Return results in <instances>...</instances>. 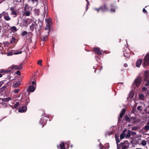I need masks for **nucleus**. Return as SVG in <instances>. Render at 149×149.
I'll return each mask as SVG.
<instances>
[{"instance_id": "13", "label": "nucleus", "mask_w": 149, "mask_h": 149, "mask_svg": "<svg viewBox=\"0 0 149 149\" xmlns=\"http://www.w3.org/2000/svg\"><path fill=\"white\" fill-rule=\"evenodd\" d=\"M110 7L111 8V9L110 10V12L111 13L115 12L116 7L112 4L110 5Z\"/></svg>"}, {"instance_id": "49", "label": "nucleus", "mask_w": 149, "mask_h": 149, "mask_svg": "<svg viewBox=\"0 0 149 149\" xmlns=\"http://www.w3.org/2000/svg\"><path fill=\"white\" fill-rule=\"evenodd\" d=\"M13 52H9L8 54V56H11L13 55Z\"/></svg>"}, {"instance_id": "59", "label": "nucleus", "mask_w": 149, "mask_h": 149, "mask_svg": "<svg viewBox=\"0 0 149 149\" xmlns=\"http://www.w3.org/2000/svg\"><path fill=\"white\" fill-rule=\"evenodd\" d=\"M90 4V3H89V4H88V3H87V7L86 8V10H87V9H88V5H89Z\"/></svg>"}, {"instance_id": "14", "label": "nucleus", "mask_w": 149, "mask_h": 149, "mask_svg": "<svg viewBox=\"0 0 149 149\" xmlns=\"http://www.w3.org/2000/svg\"><path fill=\"white\" fill-rule=\"evenodd\" d=\"M142 60L141 59H139L138 60L136 63V66L139 68L140 67L142 63Z\"/></svg>"}, {"instance_id": "43", "label": "nucleus", "mask_w": 149, "mask_h": 149, "mask_svg": "<svg viewBox=\"0 0 149 149\" xmlns=\"http://www.w3.org/2000/svg\"><path fill=\"white\" fill-rule=\"evenodd\" d=\"M42 60H39L38 62V64L40 65H42Z\"/></svg>"}, {"instance_id": "4", "label": "nucleus", "mask_w": 149, "mask_h": 149, "mask_svg": "<svg viewBox=\"0 0 149 149\" xmlns=\"http://www.w3.org/2000/svg\"><path fill=\"white\" fill-rule=\"evenodd\" d=\"M100 9H101L102 11L103 12L107 11L109 10V8L106 4H104L103 5L100 6Z\"/></svg>"}, {"instance_id": "60", "label": "nucleus", "mask_w": 149, "mask_h": 149, "mask_svg": "<svg viewBox=\"0 0 149 149\" xmlns=\"http://www.w3.org/2000/svg\"><path fill=\"white\" fill-rule=\"evenodd\" d=\"M136 117H131V119H132V120H134L136 119Z\"/></svg>"}, {"instance_id": "36", "label": "nucleus", "mask_w": 149, "mask_h": 149, "mask_svg": "<svg viewBox=\"0 0 149 149\" xmlns=\"http://www.w3.org/2000/svg\"><path fill=\"white\" fill-rule=\"evenodd\" d=\"M144 129L146 131H147L149 130V125H146L144 127Z\"/></svg>"}, {"instance_id": "53", "label": "nucleus", "mask_w": 149, "mask_h": 149, "mask_svg": "<svg viewBox=\"0 0 149 149\" xmlns=\"http://www.w3.org/2000/svg\"><path fill=\"white\" fill-rule=\"evenodd\" d=\"M131 133L132 134L134 135H135L136 134V133L135 132H133V131H131Z\"/></svg>"}, {"instance_id": "25", "label": "nucleus", "mask_w": 149, "mask_h": 149, "mask_svg": "<svg viewBox=\"0 0 149 149\" xmlns=\"http://www.w3.org/2000/svg\"><path fill=\"white\" fill-rule=\"evenodd\" d=\"M20 85V83L19 81L13 85V86L15 88H17Z\"/></svg>"}, {"instance_id": "11", "label": "nucleus", "mask_w": 149, "mask_h": 149, "mask_svg": "<svg viewBox=\"0 0 149 149\" xmlns=\"http://www.w3.org/2000/svg\"><path fill=\"white\" fill-rule=\"evenodd\" d=\"M48 34H46L42 36L41 37V40L43 41H46L47 40L48 38Z\"/></svg>"}, {"instance_id": "38", "label": "nucleus", "mask_w": 149, "mask_h": 149, "mask_svg": "<svg viewBox=\"0 0 149 149\" xmlns=\"http://www.w3.org/2000/svg\"><path fill=\"white\" fill-rule=\"evenodd\" d=\"M28 33L26 31H23L21 35L22 36H24L27 34Z\"/></svg>"}, {"instance_id": "44", "label": "nucleus", "mask_w": 149, "mask_h": 149, "mask_svg": "<svg viewBox=\"0 0 149 149\" xmlns=\"http://www.w3.org/2000/svg\"><path fill=\"white\" fill-rule=\"evenodd\" d=\"M29 97H28V98H27L26 99V105H27L28 104V103L29 102Z\"/></svg>"}, {"instance_id": "37", "label": "nucleus", "mask_w": 149, "mask_h": 149, "mask_svg": "<svg viewBox=\"0 0 149 149\" xmlns=\"http://www.w3.org/2000/svg\"><path fill=\"white\" fill-rule=\"evenodd\" d=\"M141 144L143 146H145L146 144V141L145 140H143L142 141V142L141 143Z\"/></svg>"}, {"instance_id": "54", "label": "nucleus", "mask_w": 149, "mask_h": 149, "mask_svg": "<svg viewBox=\"0 0 149 149\" xmlns=\"http://www.w3.org/2000/svg\"><path fill=\"white\" fill-rule=\"evenodd\" d=\"M43 14H41V15L42 16H43L44 17L45 16V10H43Z\"/></svg>"}, {"instance_id": "39", "label": "nucleus", "mask_w": 149, "mask_h": 149, "mask_svg": "<svg viewBox=\"0 0 149 149\" xmlns=\"http://www.w3.org/2000/svg\"><path fill=\"white\" fill-rule=\"evenodd\" d=\"M139 98L141 100H143L144 98V96L143 94H140L139 95Z\"/></svg>"}, {"instance_id": "35", "label": "nucleus", "mask_w": 149, "mask_h": 149, "mask_svg": "<svg viewBox=\"0 0 149 149\" xmlns=\"http://www.w3.org/2000/svg\"><path fill=\"white\" fill-rule=\"evenodd\" d=\"M138 128L137 126H134L132 127V130H136Z\"/></svg>"}, {"instance_id": "61", "label": "nucleus", "mask_w": 149, "mask_h": 149, "mask_svg": "<svg viewBox=\"0 0 149 149\" xmlns=\"http://www.w3.org/2000/svg\"><path fill=\"white\" fill-rule=\"evenodd\" d=\"M7 76H8V77L7 78L8 79H10V77L9 75H8Z\"/></svg>"}, {"instance_id": "63", "label": "nucleus", "mask_w": 149, "mask_h": 149, "mask_svg": "<svg viewBox=\"0 0 149 149\" xmlns=\"http://www.w3.org/2000/svg\"><path fill=\"white\" fill-rule=\"evenodd\" d=\"M32 2H34L35 1H38V0H31Z\"/></svg>"}, {"instance_id": "26", "label": "nucleus", "mask_w": 149, "mask_h": 149, "mask_svg": "<svg viewBox=\"0 0 149 149\" xmlns=\"http://www.w3.org/2000/svg\"><path fill=\"white\" fill-rule=\"evenodd\" d=\"M125 136V133L122 132L120 135V139H123Z\"/></svg>"}, {"instance_id": "31", "label": "nucleus", "mask_w": 149, "mask_h": 149, "mask_svg": "<svg viewBox=\"0 0 149 149\" xmlns=\"http://www.w3.org/2000/svg\"><path fill=\"white\" fill-rule=\"evenodd\" d=\"M11 99L10 97H8L7 98H3L2 100L4 102H8Z\"/></svg>"}, {"instance_id": "52", "label": "nucleus", "mask_w": 149, "mask_h": 149, "mask_svg": "<svg viewBox=\"0 0 149 149\" xmlns=\"http://www.w3.org/2000/svg\"><path fill=\"white\" fill-rule=\"evenodd\" d=\"M16 74H17L20 75V72L19 70H17L16 72Z\"/></svg>"}, {"instance_id": "1", "label": "nucleus", "mask_w": 149, "mask_h": 149, "mask_svg": "<svg viewBox=\"0 0 149 149\" xmlns=\"http://www.w3.org/2000/svg\"><path fill=\"white\" fill-rule=\"evenodd\" d=\"M23 65V63H21L19 66L13 65L9 68L12 70L15 69V70L18 69L21 70L22 69Z\"/></svg>"}, {"instance_id": "32", "label": "nucleus", "mask_w": 149, "mask_h": 149, "mask_svg": "<svg viewBox=\"0 0 149 149\" xmlns=\"http://www.w3.org/2000/svg\"><path fill=\"white\" fill-rule=\"evenodd\" d=\"M137 109L139 111H141L143 110V108L141 106H138Z\"/></svg>"}, {"instance_id": "33", "label": "nucleus", "mask_w": 149, "mask_h": 149, "mask_svg": "<svg viewBox=\"0 0 149 149\" xmlns=\"http://www.w3.org/2000/svg\"><path fill=\"white\" fill-rule=\"evenodd\" d=\"M10 29L12 31H16L17 30V28L15 26H13L11 27Z\"/></svg>"}, {"instance_id": "30", "label": "nucleus", "mask_w": 149, "mask_h": 149, "mask_svg": "<svg viewBox=\"0 0 149 149\" xmlns=\"http://www.w3.org/2000/svg\"><path fill=\"white\" fill-rule=\"evenodd\" d=\"M131 133V131L130 130L128 131V133L126 136V137L127 138H129L131 136L130 133Z\"/></svg>"}, {"instance_id": "3", "label": "nucleus", "mask_w": 149, "mask_h": 149, "mask_svg": "<svg viewBox=\"0 0 149 149\" xmlns=\"http://www.w3.org/2000/svg\"><path fill=\"white\" fill-rule=\"evenodd\" d=\"M36 26V29H38V31H39L41 29L42 26V22L41 21H40L39 20H38V22H35Z\"/></svg>"}, {"instance_id": "56", "label": "nucleus", "mask_w": 149, "mask_h": 149, "mask_svg": "<svg viewBox=\"0 0 149 149\" xmlns=\"http://www.w3.org/2000/svg\"><path fill=\"white\" fill-rule=\"evenodd\" d=\"M95 10L97 11V12H99L100 10H101V9H100V7L98 8H95Z\"/></svg>"}, {"instance_id": "64", "label": "nucleus", "mask_w": 149, "mask_h": 149, "mask_svg": "<svg viewBox=\"0 0 149 149\" xmlns=\"http://www.w3.org/2000/svg\"><path fill=\"white\" fill-rule=\"evenodd\" d=\"M121 147V146H118L117 147V149H120V148Z\"/></svg>"}, {"instance_id": "23", "label": "nucleus", "mask_w": 149, "mask_h": 149, "mask_svg": "<svg viewBox=\"0 0 149 149\" xmlns=\"http://www.w3.org/2000/svg\"><path fill=\"white\" fill-rule=\"evenodd\" d=\"M60 146L61 149H65V144L63 142H62V143L60 144Z\"/></svg>"}, {"instance_id": "15", "label": "nucleus", "mask_w": 149, "mask_h": 149, "mask_svg": "<svg viewBox=\"0 0 149 149\" xmlns=\"http://www.w3.org/2000/svg\"><path fill=\"white\" fill-rule=\"evenodd\" d=\"M35 87L34 86L31 85L28 87V90L30 92H32L35 91Z\"/></svg>"}, {"instance_id": "9", "label": "nucleus", "mask_w": 149, "mask_h": 149, "mask_svg": "<svg viewBox=\"0 0 149 149\" xmlns=\"http://www.w3.org/2000/svg\"><path fill=\"white\" fill-rule=\"evenodd\" d=\"M93 50L94 52L96 53L98 55H100L102 54V51L100 50L98 47H95L94 48Z\"/></svg>"}, {"instance_id": "42", "label": "nucleus", "mask_w": 149, "mask_h": 149, "mask_svg": "<svg viewBox=\"0 0 149 149\" xmlns=\"http://www.w3.org/2000/svg\"><path fill=\"white\" fill-rule=\"evenodd\" d=\"M146 83L145 85L146 86H149V79L148 80H146Z\"/></svg>"}, {"instance_id": "45", "label": "nucleus", "mask_w": 149, "mask_h": 149, "mask_svg": "<svg viewBox=\"0 0 149 149\" xmlns=\"http://www.w3.org/2000/svg\"><path fill=\"white\" fill-rule=\"evenodd\" d=\"M20 90L19 89H17L15 90L14 91V92L15 93H18L19 91Z\"/></svg>"}, {"instance_id": "10", "label": "nucleus", "mask_w": 149, "mask_h": 149, "mask_svg": "<svg viewBox=\"0 0 149 149\" xmlns=\"http://www.w3.org/2000/svg\"><path fill=\"white\" fill-rule=\"evenodd\" d=\"M143 77H144V81H146L147 80V78L149 77V72L148 71H146L144 72Z\"/></svg>"}, {"instance_id": "34", "label": "nucleus", "mask_w": 149, "mask_h": 149, "mask_svg": "<svg viewBox=\"0 0 149 149\" xmlns=\"http://www.w3.org/2000/svg\"><path fill=\"white\" fill-rule=\"evenodd\" d=\"M19 102H17L14 105V108L16 109L19 106Z\"/></svg>"}, {"instance_id": "58", "label": "nucleus", "mask_w": 149, "mask_h": 149, "mask_svg": "<svg viewBox=\"0 0 149 149\" xmlns=\"http://www.w3.org/2000/svg\"><path fill=\"white\" fill-rule=\"evenodd\" d=\"M124 66L125 67H127V63H125L124 64Z\"/></svg>"}, {"instance_id": "2", "label": "nucleus", "mask_w": 149, "mask_h": 149, "mask_svg": "<svg viewBox=\"0 0 149 149\" xmlns=\"http://www.w3.org/2000/svg\"><path fill=\"white\" fill-rule=\"evenodd\" d=\"M141 78L138 77L134 80V84L136 86H139L141 83Z\"/></svg>"}, {"instance_id": "29", "label": "nucleus", "mask_w": 149, "mask_h": 149, "mask_svg": "<svg viewBox=\"0 0 149 149\" xmlns=\"http://www.w3.org/2000/svg\"><path fill=\"white\" fill-rule=\"evenodd\" d=\"M121 147H122V149H127L129 147V145H123V143Z\"/></svg>"}, {"instance_id": "19", "label": "nucleus", "mask_w": 149, "mask_h": 149, "mask_svg": "<svg viewBox=\"0 0 149 149\" xmlns=\"http://www.w3.org/2000/svg\"><path fill=\"white\" fill-rule=\"evenodd\" d=\"M143 64L145 67L148 66L149 65V61L144 60Z\"/></svg>"}, {"instance_id": "8", "label": "nucleus", "mask_w": 149, "mask_h": 149, "mask_svg": "<svg viewBox=\"0 0 149 149\" xmlns=\"http://www.w3.org/2000/svg\"><path fill=\"white\" fill-rule=\"evenodd\" d=\"M10 10L11 11V15H15V16L17 15V10L15 9L14 7H10Z\"/></svg>"}, {"instance_id": "55", "label": "nucleus", "mask_w": 149, "mask_h": 149, "mask_svg": "<svg viewBox=\"0 0 149 149\" xmlns=\"http://www.w3.org/2000/svg\"><path fill=\"white\" fill-rule=\"evenodd\" d=\"M143 13H147V11L144 8L143 10Z\"/></svg>"}, {"instance_id": "46", "label": "nucleus", "mask_w": 149, "mask_h": 149, "mask_svg": "<svg viewBox=\"0 0 149 149\" xmlns=\"http://www.w3.org/2000/svg\"><path fill=\"white\" fill-rule=\"evenodd\" d=\"M25 15L27 16H29L30 15V12L29 11H27L26 12Z\"/></svg>"}, {"instance_id": "40", "label": "nucleus", "mask_w": 149, "mask_h": 149, "mask_svg": "<svg viewBox=\"0 0 149 149\" xmlns=\"http://www.w3.org/2000/svg\"><path fill=\"white\" fill-rule=\"evenodd\" d=\"M121 143H123V145H125V144H127V145H129L128 142L127 141H125L123 142H121Z\"/></svg>"}, {"instance_id": "28", "label": "nucleus", "mask_w": 149, "mask_h": 149, "mask_svg": "<svg viewBox=\"0 0 149 149\" xmlns=\"http://www.w3.org/2000/svg\"><path fill=\"white\" fill-rule=\"evenodd\" d=\"M144 60L149 61V54H146L145 56Z\"/></svg>"}, {"instance_id": "5", "label": "nucleus", "mask_w": 149, "mask_h": 149, "mask_svg": "<svg viewBox=\"0 0 149 149\" xmlns=\"http://www.w3.org/2000/svg\"><path fill=\"white\" fill-rule=\"evenodd\" d=\"M126 111V110L125 109H123L122 110L120 114L119 118H118V122L121 120L120 118H122L123 117Z\"/></svg>"}, {"instance_id": "48", "label": "nucleus", "mask_w": 149, "mask_h": 149, "mask_svg": "<svg viewBox=\"0 0 149 149\" xmlns=\"http://www.w3.org/2000/svg\"><path fill=\"white\" fill-rule=\"evenodd\" d=\"M49 29V32H52L53 31V29L51 26H50Z\"/></svg>"}, {"instance_id": "20", "label": "nucleus", "mask_w": 149, "mask_h": 149, "mask_svg": "<svg viewBox=\"0 0 149 149\" xmlns=\"http://www.w3.org/2000/svg\"><path fill=\"white\" fill-rule=\"evenodd\" d=\"M45 20L46 23H47L46 26H48L49 27L51 26V21L50 19H45Z\"/></svg>"}, {"instance_id": "24", "label": "nucleus", "mask_w": 149, "mask_h": 149, "mask_svg": "<svg viewBox=\"0 0 149 149\" xmlns=\"http://www.w3.org/2000/svg\"><path fill=\"white\" fill-rule=\"evenodd\" d=\"M40 10L39 9H35L34 10V13L35 14L37 15H38L40 13Z\"/></svg>"}, {"instance_id": "57", "label": "nucleus", "mask_w": 149, "mask_h": 149, "mask_svg": "<svg viewBox=\"0 0 149 149\" xmlns=\"http://www.w3.org/2000/svg\"><path fill=\"white\" fill-rule=\"evenodd\" d=\"M36 84V82H35L34 81H33L32 82V85H35Z\"/></svg>"}, {"instance_id": "21", "label": "nucleus", "mask_w": 149, "mask_h": 149, "mask_svg": "<svg viewBox=\"0 0 149 149\" xmlns=\"http://www.w3.org/2000/svg\"><path fill=\"white\" fill-rule=\"evenodd\" d=\"M125 119L126 121L128 122H130L131 121V118L128 116L127 115H126L125 117Z\"/></svg>"}, {"instance_id": "7", "label": "nucleus", "mask_w": 149, "mask_h": 149, "mask_svg": "<svg viewBox=\"0 0 149 149\" xmlns=\"http://www.w3.org/2000/svg\"><path fill=\"white\" fill-rule=\"evenodd\" d=\"M27 107L26 105L20 107L18 110V111L20 113L26 112L27 110Z\"/></svg>"}, {"instance_id": "17", "label": "nucleus", "mask_w": 149, "mask_h": 149, "mask_svg": "<svg viewBox=\"0 0 149 149\" xmlns=\"http://www.w3.org/2000/svg\"><path fill=\"white\" fill-rule=\"evenodd\" d=\"M22 0H19V1L18 0H14L13 2L16 5H19L20 3H22Z\"/></svg>"}, {"instance_id": "22", "label": "nucleus", "mask_w": 149, "mask_h": 149, "mask_svg": "<svg viewBox=\"0 0 149 149\" xmlns=\"http://www.w3.org/2000/svg\"><path fill=\"white\" fill-rule=\"evenodd\" d=\"M36 26H35V25L34 24H32L30 26V28L31 30L32 31H33L34 28L36 29Z\"/></svg>"}, {"instance_id": "50", "label": "nucleus", "mask_w": 149, "mask_h": 149, "mask_svg": "<svg viewBox=\"0 0 149 149\" xmlns=\"http://www.w3.org/2000/svg\"><path fill=\"white\" fill-rule=\"evenodd\" d=\"M4 84V82L3 81H0V87L2 86Z\"/></svg>"}, {"instance_id": "12", "label": "nucleus", "mask_w": 149, "mask_h": 149, "mask_svg": "<svg viewBox=\"0 0 149 149\" xmlns=\"http://www.w3.org/2000/svg\"><path fill=\"white\" fill-rule=\"evenodd\" d=\"M115 139L116 141V143L117 144V147L118 146H121L123 145L122 143H120V144H118V143L120 142V141L119 140L118 137H117L116 135H115Z\"/></svg>"}, {"instance_id": "41", "label": "nucleus", "mask_w": 149, "mask_h": 149, "mask_svg": "<svg viewBox=\"0 0 149 149\" xmlns=\"http://www.w3.org/2000/svg\"><path fill=\"white\" fill-rule=\"evenodd\" d=\"M22 52V51H17L14 53V54H21Z\"/></svg>"}, {"instance_id": "16", "label": "nucleus", "mask_w": 149, "mask_h": 149, "mask_svg": "<svg viewBox=\"0 0 149 149\" xmlns=\"http://www.w3.org/2000/svg\"><path fill=\"white\" fill-rule=\"evenodd\" d=\"M49 27L48 26H46L45 28V31L44 32L45 33V34H48V35H49Z\"/></svg>"}, {"instance_id": "18", "label": "nucleus", "mask_w": 149, "mask_h": 149, "mask_svg": "<svg viewBox=\"0 0 149 149\" xmlns=\"http://www.w3.org/2000/svg\"><path fill=\"white\" fill-rule=\"evenodd\" d=\"M12 71V70H4L3 69H2L0 70V73H9L10 72Z\"/></svg>"}, {"instance_id": "27", "label": "nucleus", "mask_w": 149, "mask_h": 149, "mask_svg": "<svg viewBox=\"0 0 149 149\" xmlns=\"http://www.w3.org/2000/svg\"><path fill=\"white\" fill-rule=\"evenodd\" d=\"M16 39L14 37H12V38L10 39V43L11 44H13L15 42Z\"/></svg>"}, {"instance_id": "51", "label": "nucleus", "mask_w": 149, "mask_h": 149, "mask_svg": "<svg viewBox=\"0 0 149 149\" xmlns=\"http://www.w3.org/2000/svg\"><path fill=\"white\" fill-rule=\"evenodd\" d=\"M147 90V88L146 87H143L142 88V90L143 91H146Z\"/></svg>"}, {"instance_id": "62", "label": "nucleus", "mask_w": 149, "mask_h": 149, "mask_svg": "<svg viewBox=\"0 0 149 149\" xmlns=\"http://www.w3.org/2000/svg\"><path fill=\"white\" fill-rule=\"evenodd\" d=\"M127 130L126 129H125L123 131V132L125 133L127 131Z\"/></svg>"}, {"instance_id": "47", "label": "nucleus", "mask_w": 149, "mask_h": 149, "mask_svg": "<svg viewBox=\"0 0 149 149\" xmlns=\"http://www.w3.org/2000/svg\"><path fill=\"white\" fill-rule=\"evenodd\" d=\"M6 88V86L5 85L3 86L1 88V91H3Z\"/></svg>"}, {"instance_id": "6", "label": "nucleus", "mask_w": 149, "mask_h": 149, "mask_svg": "<svg viewBox=\"0 0 149 149\" xmlns=\"http://www.w3.org/2000/svg\"><path fill=\"white\" fill-rule=\"evenodd\" d=\"M2 14L5 20L6 21H9L10 19V18L8 15V12H3Z\"/></svg>"}]
</instances>
